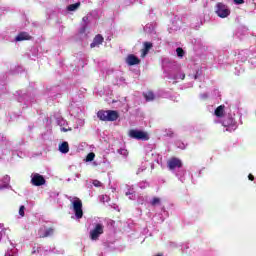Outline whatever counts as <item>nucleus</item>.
Listing matches in <instances>:
<instances>
[{
	"label": "nucleus",
	"mask_w": 256,
	"mask_h": 256,
	"mask_svg": "<svg viewBox=\"0 0 256 256\" xmlns=\"http://www.w3.org/2000/svg\"><path fill=\"white\" fill-rule=\"evenodd\" d=\"M234 121H233V118H228V120H224L222 122V125L224 127H231V125H233Z\"/></svg>",
	"instance_id": "obj_18"
},
{
	"label": "nucleus",
	"mask_w": 256,
	"mask_h": 256,
	"mask_svg": "<svg viewBox=\"0 0 256 256\" xmlns=\"http://www.w3.org/2000/svg\"><path fill=\"white\" fill-rule=\"evenodd\" d=\"M151 205H153L154 207L156 205H161V199L160 198H157V197H154L152 200H151Z\"/></svg>",
	"instance_id": "obj_20"
},
{
	"label": "nucleus",
	"mask_w": 256,
	"mask_h": 256,
	"mask_svg": "<svg viewBox=\"0 0 256 256\" xmlns=\"http://www.w3.org/2000/svg\"><path fill=\"white\" fill-rule=\"evenodd\" d=\"M100 121H117L119 119V113L115 110H100L97 113Z\"/></svg>",
	"instance_id": "obj_1"
},
{
	"label": "nucleus",
	"mask_w": 256,
	"mask_h": 256,
	"mask_svg": "<svg viewBox=\"0 0 256 256\" xmlns=\"http://www.w3.org/2000/svg\"><path fill=\"white\" fill-rule=\"evenodd\" d=\"M19 215L20 217H25V206H20Z\"/></svg>",
	"instance_id": "obj_23"
},
{
	"label": "nucleus",
	"mask_w": 256,
	"mask_h": 256,
	"mask_svg": "<svg viewBox=\"0 0 256 256\" xmlns=\"http://www.w3.org/2000/svg\"><path fill=\"white\" fill-rule=\"evenodd\" d=\"M176 145L179 149H185V144L184 143L178 142Z\"/></svg>",
	"instance_id": "obj_28"
},
{
	"label": "nucleus",
	"mask_w": 256,
	"mask_h": 256,
	"mask_svg": "<svg viewBox=\"0 0 256 256\" xmlns=\"http://www.w3.org/2000/svg\"><path fill=\"white\" fill-rule=\"evenodd\" d=\"M141 171H143V169H142V170H141V169H139L137 173H141Z\"/></svg>",
	"instance_id": "obj_35"
},
{
	"label": "nucleus",
	"mask_w": 256,
	"mask_h": 256,
	"mask_svg": "<svg viewBox=\"0 0 256 256\" xmlns=\"http://www.w3.org/2000/svg\"><path fill=\"white\" fill-rule=\"evenodd\" d=\"M174 79H185V73L179 72Z\"/></svg>",
	"instance_id": "obj_24"
},
{
	"label": "nucleus",
	"mask_w": 256,
	"mask_h": 256,
	"mask_svg": "<svg viewBox=\"0 0 256 256\" xmlns=\"http://www.w3.org/2000/svg\"><path fill=\"white\" fill-rule=\"evenodd\" d=\"M176 53H177L178 57H183L185 52L181 48H177Z\"/></svg>",
	"instance_id": "obj_25"
},
{
	"label": "nucleus",
	"mask_w": 256,
	"mask_h": 256,
	"mask_svg": "<svg viewBox=\"0 0 256 256\" xmlns=\"http://www.w3.org/2000/svg\"><path fill=\"white\" fill-rule=\"evenodd\" d=\"M105 226L101 223L95 224L94 228L90 230L89 236L91 241H99V237L103 235Z\"/></svg>",
	"instance_id": "obj_2"
},
{
	"label": "nucleus",
	"mask_w": 256,
	"mask_h": 256,
	"mask_svg": "<svg viewBox=\"0 0 256 256\" xmlns=\"http://www.w3.org/2000/svg\"><path fill=\"white\" fill-rule=\"evenodd\" d=\"M126 63H127V65H130V66L139 65V63H141V60H139V58H137V56L130 54L126 58Z\"/></svg>",
	"instance_id": "obj_9"
},
{
	"label": "nucleus",
	"mask_w": 256,
	"mask_h": 256,
	"mask_svg": "<svg viewBox=\"0 0 256 256\" xmlns=\"http://www.w3.org/2000/svg\"><path fill=\"white\" fill-rule=\"evenodd\" d=\"M153 47V44L150 42L144 43V49H142V57H146L147 53H149V50Z\"/></svg>",
	"instance_id": "obj_11"
},
{
	"label": "nucleus",
	"mask_w": 256,
	"mask_h": 256,
	"mask_svg": "<svg viewBox=\"0 0 256 256\" xmlns=\"http://www.w3.org/2000/svg\"><path fill=\"white\" fill-rule=\"evenodd\" d=\"M118 153L120 155H123V157H127L129 155V152L125 148H122V149L118 150Z\"/></svg>",
	"instance_id": "obj_21"
},
{
	"label": "nucleus",
	"mask_w": 256,
	"mask_h": 256,
	"mask_svg": "<svg viewBox=\"0 0 256 256\" xmlns=\"http://www.w3.org/2000/svg\"><path fill=\"white\" fill-rule=\"evenodd\" d=\"M61 131L67 132V129H65V128H61Z\"/></svg>",
	"instance_id": "obj_34"
},
{
	"label": "nucleus",
	"mask_w": 256,
	"mask_h": 256,
	"mask_svg": "<svg viewBox=\"0 0 256 256\" xmlns=\"http://www.w3.org/2000/svg\"><path fill=\"white\" fill-rule=\"evenodd\" d=\"M248 179H249L250 181H253V179H255V177H254L252 174H249Z\"/></svg>",
	"instance_id": "obj_31"
},
{
	"label": "nucleus",
	"mask_w": 256,
	"mask_h": 256,
	"mask_svg": "<svg viewBox=\"0 0 256 256\" xmlns=\"http://www.w3.org/2000/svg\"><path fill=\"white\" fill-rule=\"evenodd\" d=\"M83 21H84V23H87V21H89V16L83 17Z\"/></svg>",
	"instance_id": "obj_30"
},
{
	"label": "nucleus",
	"mask_w": 256,
	"mask_h": 256,
	"mask_svg": "<svg viewBox=\"0 0 256 256\" xmlns=\"http://www.w3.org/2000/svg\"><path fill=\"white\" fill-rule=\"evenodd\" d=\"M46 180L43 175L39 173H32L31 174V184L34 185V187H41V185H45Z\"/></svg>",
	"instance_id": "obj_6"
},
{
	"label": "nucleus",
	"mask_w": 256,
	"mask_h": 256,
	"mask_svg": "<svg viewBox=\"0 0 256 256\" xmlns=\"http://www.w3.org/2000/svg\"><path fill=\"white\" fill-rule=\"evenodd\" d=\"M234 3L236 5H243V3H245V0H234Z\"/></svg>",
	"instance_id": "obj_27"
},
{
	"label": "nucleus",
	"mask_w": 256,
	"mask_h": 256,
	"mask_svg": "<svg viewBox=\"0 0 256 256\" xmlns=\"http://www.w3.org/2000/svg\"><path fill=\"white\" fill-rule=\"evenodd\" d=\"M59 151L60 153H69V143L68 142H63L62 144L59 145Z\"/></svg>",
	"instance_id": "obj_13"
},
{
	"label": "nucleus",
	"mask_w": 256,
	"mask_h": 256,
	"mask_svg": "<svg viewBox=\"0 0 256 256\" xmlns=\"http://www.w3.org/2000/svg\"><path fill=\"white\" fill-rule=\"evenodd\" d=\"M53 233H55V230L53 228L41 227L38 230V237L40 238L51 237Z\"/></svg>",
	"instance_id": "obj_7"
},
{
	"label": "nucleus",
	"mask_w": 256,
	"mask_h": 256,
	"mask_svg": "<svg viewBox=\"0 0 256 256\" xmlns=\"http://www.w3.org/2000/svg\"><path fill=\"white\" fill-rule=\"evenodd\" d=\"M73 205V211L75 213L76 219H82L83 218V202H81V199L75 197L72 200Z\"/></svg>",
	"instance_id": "obj_3"
},
{
	"label": "nucleus",
	"mask_w": 256,
	"mask_h": 256,
	"mask_svg": "<svg viewBox=\"0 0 256 256\" xmlns=\"http://www.w3.org/2000/svg\"><path fill=\"white\" fill-rule=\"evenodd\" d=\"M139 185H140V189H145V187H147L149 184L146 182H142Z\"/></svg>",
	"instance_id": "obj_29"
},
{
	"label": "nucleus",
	"mask_w": 256,
	"mask_h": 256,
	"mask_svg": "<svg viewBox=\"0 0 256 256\" xmlns=\"http://www.w3.org/2000/svg\"><path fill=\"white\" fill-rule=\"evenodd\" d=\"M182 166L183 164L181 163V160H179L178 158H171L168 161V167L171 171L175 169H181Z\"/></svg>",
	"instance_id": "obj_8"
},
{
	"label": "nucleus",
	"mask_w": 256,
	"mask_h": 256,
	"mask_svg": "<svg viewBox=\"0 0 256 256\" xmlns=\"http://www.w3.org/2000/svg\"><path fill=\"white\" fill-rule=\"evenodd\" d=\"M93 159H95V153L90 152L86 157V161H93Z\"/></svg>",
	"instance_id": "obj_22"
},
{
	"label": "nucleus",
	"mask_w": 256,
	"mask_h": 256,
	"mask_svg": "<svg viewBox=\"0 0 256 256\" xmlns=\"http://www.w3.org/2000/svg\"><path fill=\"white\" fill-rule=\"evenodd\" d=\"M126 196L129 197V199L131 200L135 199L133 188L128 189V191L126 192Z\"/></svg>",
	"instance_id": "obj_19"
},
{
	"label": "nucleus",
	"mask_w": 256,
	"mask_h": 256,
	"mask_svg": "<svg viewBox=\"0 0 256 256\" xmlns=\"http://www.w3.org/2000/svg\"><path fill=\"white\" fill-rule=\"evenodd\" d=\"M231 14V10H229V7L223 3H218L216 5V15L218 17H221L222 19H225V17H229Z\"/></svg>",
	"instance_id": "obj_5"
},
{
	"label": "nucleus",
	"mask_w": 256,
	"mask_h": 256,
	"mask_svg": "<svg viewBox=\"0 0 256 256\" xmlns=\"http://www.w3.org/2000/svg\"><path fill=\"white\" fill-rule=\"evenodd\" d=\"M225 113V106L221 105L215 110L216 117H223V114Z\"/></svg>",
	"instance_id": "obj_15"
},
{
	"label": "nucleus",
	"mask_w": 256,
	"mask_h": 256,
	"mask_svg": "<svg viewBox=\"0 0 256 256\" xmlns=\"http://www.w3.org/2000/svg\"><path fill=\"white\" fill-rule=\"evenodd\" d=\"M129 137H131V139H137L138 141H149V134L141 130H130Z\"/></svg>",
	"instance_id": "obj_4"
},
{
	"label": "nucleus",
	"mask_w": 256,
	"mask_h": 256,
	"mask_svg": "<svg viewBox=\"0 0 256 256\" xmlns=\"http://www.w3.org/2000/svg\"><path fill=\"white\" fill-rule=\"evenodd\" d=\"M144 97H145L146 101H153V99H155V94H153V92L149 91L144 94Z\"/></svg>",
	"instance_id": "obj_17"
},
{
	"label": "nucleus",
	"mask_w": 256,
	"mask_h": 256,
	"mask_svg": "<svg viewBox=\"0 0 256 256\" xmlns=\"http://www.w3.org/2000/svg\"><path fill=\"white\" fill-rule=\"evenodd\" d=\"M11 181V178L9 176H4L2 180V184H0V189H5V187H9V182Z\"/></svg>",
	"instance_id": "obj_14"
},
{
	"label": "nucleus",
	"mask_w": 256,
	"mask_h": 256,
	"mask_svg": "<svg viewBox=\"0 0 256 256\" xmlns=\"http://www.w3.org/2000/svg\"><path fill=\"white\" fill-rule=\"evenodd\" d=\"M103 43V36L101 34L96 35L93 42L90 44V47L93 49V47H97L98 45H101Z\"/></svg>",
	"instance_id": "obj_10"
},
{
	"label": "nucleus",
	"mask_w": 256,
	"mask_h": 256,
	"mask_svg": "<svg viewBox=\"0 0 256 256\" xmlns=\"http://www.w3.org/2000/svg\"><path fill=\"white\" fill-rule=\"evenodd\" d=\"M93 185L94 187H101V182L99 180H94Z\"/></svg>",
	"instance_id": "obj_26"
},
{
	"label": "nucleus",
	"mask_w": 256,
	"mask_h": 256,
	"mask_svg": "<svg viewBox=\"0 0 256 256\" xmlns=\"http://www.w3.org/2000/svg\"><path fill=\"white\" fill-rule=\"evenodd\" d=\"M5 256H13V254L7 252V253L5 254Z\"/></svg>",
	"instance_id": "obj_33"
},
{
	"label": "nucleus",
	"mask_w": 256,
	"mask_h": 256,
	"mask_svg": "<svg viewBox=\"0 0 256 256\" xmlns=\"http://www.w3.org/2000/svg\"><path fill=\"white\" fill-rule=\"evenodd\" d=\"M81 6V3L77 2L75 4H71L67 7L68 11H77L79 7Z\"/></svg>",
	"instance_id": "obj_16"
},
{
	"label": "nucleus",
	"mask_w": 256,
	"mask_h": 256,
	"mask_svg": "<svg viewBox=\"0 0 256 256\" xmlns=\"http://www.w3.org/2000/svg\"><path fill=\"white\" fill-rule=\"evenodd\" d=\"M31 39V36L27 34V32H21L17 37L16 41H27Z\"/></svg>",
	"instance_id": "obj_12"
},
{
	"label": "nucleus",
	"mask_w": 256,
	"mask_h": 256,
	"mask_svg": "<svg viewBox=\"0 0 256 256\" xmlns=\"http://www.w3.org/2000/svg\"><path fill=\"white\" fill-rule=\"evenodd\" d=\"M103 201H109V197L108 196H102Z\"/></svg>",
	"instance_id": "obj_32"
}]
</instances>
